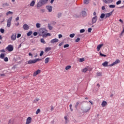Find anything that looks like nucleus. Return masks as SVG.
Returning a JSON list of instances; mask_svg holds the SVG:
<instances>
[{"label": "nucleus", "mask_w": 124, "mask_h": 124, "mask_svg": "<svg viewBox=\"0 0 124 124\" xmlns=\"http://www.w3.org/2000/svg\"><path fill=\"white\" fill-rule=\"evenodd\" d=\"M69 36L71 38H73V37H74V36H75V34H74V33L71 34H70Z\"/></svg>", "instance_id": "c9c22d12"}, {"label": "nucleus", "mask_w": 124, "mask_h": 124, "mask_svg": "<svg viewBox=\"0 0 124 124\" xmlns=\"http://www.w3.org/2000/svg\"><path fill=\"white\" fill-rule=\"evenodd\" d=\"M84 61H85V59H84V58H80L79 59V62H84Z\"/></svg>", "instance_id": "e433bc0d"}, {"label": "nucleus", "mask_w": 124, "mask_h": 124, "mask_svg": "<svg viewBox=\"0 0 124 124\" xmlns=\"http://www.w3.org/2000/svg\"><path fill=\"white\" fill-rule=\"evenodd\" d=\"M47 31L45 28H41L39 30V34L42 36L45 35V33H47Z\"/></svg>", "instance_id": "f257e3e1"}, {"label": "nucleus", "mask_w": 124, "mask_h": 124, "mask_svg": "<svg viewBox=\"0 0 124 124\" xmlns=\"http://www.w3.org/2000/svg\"><path fill=\"white\" fill-rule=\"evenodd\" d=\"M40 41L41 43H43V44H46V42H45V40H44V39L43 38L41 39Z\"/></svg>", "instance_id": "c756f323"}, {"label": "nucleus", "mask_w": 124, "mask_h": 124, "mask_svg": "<svg viewBox=\"0 0 124 124\" xmlns=\"http://www.w3.org/2000/svg\"><path fill=\"white\" fill-rule=\"evenodd\" d=\"M45 63H48L49 62V58H46L45 60Z\"/></svg>", "instance_id": "f704fd0d"}, {"label": "nucleus", "mask_w": 124, "mask_h": 124, "mask_svg": "<svg viewBox=\"0 0 124 124\" xmlns=\"http://www.w3.org/2000/svg\"><path fill=\"white\" fill-rule=\"evenodd\" d=\"M100 56H101V57H107V55H104V54L101 53V52H100Z\"/></svg>", "instance_id": "c03bdc74"}, {"label": "nucleus", "mask_w": 124, "mask_h": 124, "mask_svg": "<svg viewBox=\"0 0 124 124\" xmlns=\"http://www.w3.org/2000/svg\"><path fill=\"white\" fill-rule=\"evenodd\" d=\"M0 52H2V53H5V50L4 49H1L0 50Z\"/></svg>", "instance_id": "e2e57ef3"}, {"label": "nucleus", "mask_w": 124, "mask_h": 124, "mask_svg": "<svg viewBox=\"0 0 124 124\" xmlns=\"http://www.w3.org/2000/svg\"><path fill=\"white\" fill-rule=\"evenodd\" d=\"M50 110H51V111H53V110H54V107L51 106Z\"/></svg>", "instance_id": "0e129e2a"}, {"label": "nucleus", "mask_w": 124, "mask_h": 124, "mask_svg": "<svg viewBox=\"0 0 124 124\" xmlns=\"http://www.w3.org/2000/svg\"><path fill=\"white\" fill-rule=\"evenodd\" d=\"M101 73H97V76H101Z\"/></svg>", "instance_id": "13d9d810"}, {"label": "nucleus", "mask_w": 124, "mask_h": 124, "mask_svg": "<svg viewBox=\"0 0 124 124\" xmlns=\"http://www.w3.org/2000/svg\"><path fill=\"white\" fill-rule=\"evenodd\" d=\"M43 54H44V51H41V53H40V57H42V56H43Z\"/></svg>", "instance_id": "49530a36"}, {"label": "nucleus", "mask_w": 124, "mask_h": 124, "mask_svg": "<svg viewBox=\"0 0 124 124\" xmlns=\"http://www.w3.org/2000/svg\"><path fill=\"white\" fill-rule=\"evenodd\" d=\"M113 14V11L108 13V14H105V19H107V18L110 17V16H111V15H112Z\"/></svg>", "instance_id": "f8f14e48"}, {"label": "nucleus", "mask_w": 124, "mask_h": 124, "mask_svg": "<svg viewBox=\"0 0 124 124\" xmlns=\"http://www.w3.org/2000/svg\"><path fill=\"white\" fill-rule=\"evenodd\" d=\"M82 111H83V113H88L89 111L91 110V107L88 106L85 108H82Z\"/></svg>", "instance_id": "39448f33"}, {"label": "nucleus", "mask_w": 124, "mask_h": 124, "mask_svg": "<svg viewBox=\"0 0 124 124\" xmlns=\"http://www.w3.org/2000/svg\"><path fill=\"white\" fill-rule=\"evenodd\" d=\"M41 11H42V12L44 13V12H45V9H42V10H41Z\"/></svg>", "instance_id": "338daca9"}, {"label": "nucleus", "mask_w": 124, "mask_h": 124, "mask_svg": "<svg viewBox=\"0 0 124 124\" xmlns=\"http://www.w3.org/2000/svg\"><path fill=\"white\" fill-rule=\"evenodd\" d=\"M4 62H8V58L5 57V58L4 59Z\"/></svg>", "instance_id": "3c124183"}, {"label": "nucleus", "mask_w": 124, "mask_h": 124, "mask_svg": "<svg viewBox=\"0 0 124 124\" xmlns=\"http://www.w3.org/2000/svg\"><path fill=\"white\" fill-rule=\"evenodd\" d=\"M92 28H89L88 30V32H91L92 31Z\"/></svg>", "instance_id": "864d4df0"}, {"label": "nucleus", "mask_w": 124, "mask_h": 124, "mask_svg": "<svg viewBox=\"0 0 124 124\" xmlns=\"http://www.w3.org/2000/svg\"><path fill=\"white\" fill-rule=\"evenodd\" d=\"M32 34V31H30L27 33V36H31Z\"/></svg>", "instance_id": "7c9ffc66"}, {"label": "nucleus", "mask_w": 124, "mask_h": 124, "mask_svg": "<svg viewBox=\"0 0 124 124\" xmlns=\"http://www.w3.org/2000/svg\"><path fill=\"white\" fill-rule=\"evenodd\" d=\"M62 34H59V38H62Z\"/></svg>", "instance_id": "bf43d9fd"}, {"label": "nucleus", "mask_w": 124, "mask_h": 124, "mask_svg": "<svg viewBox=\"0 0 124 124\" xmlns=\"http://www.w3.org/2000/svg\"><path fill=\"white\" fill-rule=\"evenodd\" d=\"M55 0H51V1H50V3H53V2H54V1Z\"/></svg>", "instance_id": "774afa93"}, {"label": "nucleus", "mask_w": 124, "mask_h": 124, "mask_svg": "<svg viewBox=\"0 0 124 124\" xmlns=\"http://www.w3.org/2000/svg\"><path fill=\"white\" fill-rule=\"evenodd\" d=\"M109 7L110 8H115V5H110L109 6Z\"/></svg>", "instance_id": "a19ab883"}, {"label": "nucleus", "mask_w": 124, "mask_h": 124, "mask_svg": "<svg viewBox=\"0 0 124 124\" xmlns=\"http://www.w3.org/2000/svg\"><path fill=\"white\" fill-rule=\"evenodd\" d=\"M81 15H82V16H83V17H85V16H86V15H87V13H86L85 11H82L81 12Z\"/></svg>", "instance_id": "b1692460"}, {"label": "nucleus", "mask_w": 124, "mask_h": 124, "mask_svg": "<svg viewBox=\"0 0 124 124\" xmlns=\"http://www.w3.org/2000/svg\"><path fill=\"white\" fill-rule=\"evenodd\" d=\"M29 56H31V58H32V54H31V53L30 52L29 54Z\"/></svg>", "instance_id": "69168bd1"}, {"label": "nucleus", "mask_w": 124, "mask_h": 124, "mask_svg": "<svg viewBox=\"0 0 124 124\" xmlns=\"http://www.w3.org/2000/svg\"><path fill=\"white\" fill-rule=\"evenodd\" d=\"M121 61L119 60H116L115 62H113L112 64L109 65V66H113V65H115V64H117L118 63H120Z\"/></svg>", "instance_id": "1a4fd4ad"}, {"label": "nucleus", "mask_w": 124, "mask_h": 124, "mask_svg": "<svg viewBox=\"0 0 124 124\" xmlns=\"http://www.w3.org/2000/svg\"><path fill=\"white\" fill-rule=\"evenodd\" d=\"M48 28L50 31H52V30H53V27H52L50 24H48Z\"/></svg>", "instance_id": "c85d7f7f"}, {"label": "nucleus", "mask_w": 124, "mask_h": 124, "mask_svg": "<svg viewBox=\"0 0 124 124\" xmlns=\"http://www.w3.org/2000/svg\"><path fill=\"white\" fill-rule=\"evenodd\" d=\"M4 57H5V55H4V54L3 53H1L0 55V59H4Z\"/></svg>", "instance_id": "473e14b6"}, {"label": "nucleus", "mask_w": 124, "mask_h": 124, "mask_svg": "<svg viewBox=\"0 0 124 124\" xmlns=\"http://www.w3.org/2000/svg\"><path fill=\"white\" fill-rule=\"evenodd\" d=\"M103 1L105 3H111V2H112L113 0H103Z\"/></svg>", "instance_id": "6ab92c4d"}, {"label": "nucleus", "mask_w": 124, "mask_h": 124, "mask_svg": "<svg viewBox=\"0 0 124 124\" xmlns=\"http://www.w3.org/2000/svg\"><path fill=\"white\" fill-rule=\"evenodd\" d=\"M39 61H41V59H35L34 60H30L28 62V64H31V63H35L37 62H39Z\"/></svg>", "instance_id": "7ed1b4c3"}, {"label": "nucleus", "mask_w": 124, "mask_h": 124, "mask_svg": "<svg viewBox=\"0 0 124 124\" xmlns=\"http://www.w3.org/2000/svg\"><path fill=\"white\" fill-rule=\"evenodd\" d=\"M105 16H106L105 14L103 13L100 16V18L101 19H104V18H105Z\"/></svg>", "instance_id": "393cba45"}, {"label": "nucleus", "mask_w": 124, "mask_h": 124, "mask_svg": "<svg viewBox=\"0 0 124 124\" xmlns=\"http://www.w3.org/2000/svg\"><path fill=\"white\" fill-rule=\"evenodd\" d=\"M71 68V66H67L65 67V69H66V70H68V69H69Z\"/></svg>", "instance_id": "37998d69"}, {"label": "nucleus", "mask_w": 124, "mask_h": 124, "mask_svg": "<svg viewBox=\"0 0 124 124\" xmlns=\"http://www.w3.org/2000/svg\"><path fill=\"white\" fill-rule=\"evenodd\" d=\"M38 101H39V98H36L34 101H33V103H37Z\"/></svg>", "instance_id": "a878e982"}, {"label": "nucleus", "mask_w": 124, "mask_h": 124, "mask_svg": "<svg viewBox=\"0 0 124 124\" xmlns=\"http://www.w3.org/2000/svg\"><path fill=\"white\" fill-rule=\"evenodd\" d=\"M20 20L19 17L17 16V17L16 18V21L17 22V21H19Z\"/></svg>", "instance_id": "6e6d98bb"}, {"label": "nucleus", "mask_w": 124, "mask_h": 124, "mask_svg": "<svg viewBox=\"0 0 124 124\" xmlns=\"http://www.w3.org/2000/svg\"><path fill=\"white\" fill-rule=\"evenodd\" d=\"M6 49L8 50V51H9V52H12L14 48L13 47V46L10 45L6 47Z\"/></svg>", "instance_id": "423d86ee"}, {"label": "nucleus", "mask_w": 124, "mask_h": 124, "mask_svg": "<svg viewBox=\"0 0 124 124\" xmlns=\"http://www.w3.org/2000/svg\"><path fill=\"white\" fill-rule=\"evenodd\" d=\"M103 66L106 67V66H108V62L107 61L105 62L104 63H102Z\"/></svg>", "instance_id": "412c9836"}, {"label": "nucleus", "mask_w": 124, "mask_h": 124, "mask_svg": "<svg viewBox=\"0 0 124 124\" xmlns=\"http://www.w3.org/2000/svg\"><path fill=\"white\" fill-rule=\"evenodd\" d=\"M80 33H83V32H85V29H81L80 30Z\"/></svg>", "instance_id": "a18cd8bd"}, {"label": "nucleus", "mask_w": 124, "mask_h": 124, "mask_svg": "<svg viewBox=\"0 0 124 124\" xmlns=\"http://www.w3.org/2000/svg\"><path fill=\"white\" fill-rule=\"evenodd\" d=\"M82 105V102H77L76 103V104L75 105V108H76V109H78V105Z\"/></svg>", "instance_id": "2eb2a0df"}, {"label": "nucleus", "mask_w": 124, "mask_h": 124, "mask_svg": "<svg viewBox=\"0 0 124 124\" xmlns=\"http://www.w3.org/2000/svg\"><path fill=\"white\" fill-rule=\"evenodd\" d=\"M34 4H35V1L32 0L30 3V6H34Z\"/></svg>", "instance_id": "5701e85b"}, {"label": "nucleus", "mask_w": 124, "mask_h": 124, "mask_svg": "<svg viewBox=\"0 0 124 124\" xmlns=\"http://www.w3.org/2000/svg\"><path fill=\"white\" fill-rule=\"evenodd\" d=\"M64 48H67L68 47H69V45L68 44H66L64 46Z\"/></svg>", "instance_id": "8fccbe9b"}, {"label": "nucleus", "mask_w": 124, "mask_h": 124, "mask_svg": "<svg viewBox=\"0 0 124 124\" xmlns=\"http://www.w3.org/2000/svg\"><path fill=\"white\" fill-rule=\"evenodd\" d=\"M39 113H40V109L38 108L36 111V115H38V114H39Z\"/></svg>", "instance_id": "4c0bfd02"}, {"label": "nucleus", "mask_w": 124, "mask_h": 124, "mask_svg": "<svg viewBox=\"0 0 124 124\" xmlns=\"http://www.w3.org/2000/svg\"><path fill=\"white\" fill-rule=\"evenodd\" d=\"M40 72H41V71L40 70H37L36 71L34 72V73L33 74V76L35 77V76H36V75H38V74H40Z\"/></svg>", "instance_id": "9b49d317"}, {"label": "nucleus", "mask_w": 124, "mask_h": 124, "mask_svg": "<svg viewBox=\"0 0 124 124\" xmlns=\"http://www.w3.org/2000/svg\"><path fill=\"white\" fill-rule=\"evenodd\" d=\"M0 32H1V33H3L4 32V29H0Z\"/></svg>", "instance_id": "09e8293b"}, {"label": "nucleus", "mask_w": 124, "mask_h": 124, "mask_svg": "<svg viewBox=\"0 0 124 124\" xmlns=\"http://www.w3.org/2000/svg\"><path fill=\"white\" fill-rule=\"evenodd\" d=\"M12 16L9 17L7 20V27L10 28L11 26V22H12Z\"/></svg>", "instance_id": "20e7f679"}, {"label": "nucleus", "mask_w": 124, "mask_h": 124, "mask_svg": "<svg viewBox=\"0 0 124 124\" xmlns=\"http://www.w3.org/2000/svg\"><path fill=\"white\" fill-rule=\"evenodd\" d=\"M17 36V34L16 33H13L11 37V40H16V36Z\"/></svg>", "instance_id": "6e6552de"}, {"label": "nucleus", "mask_w": 124, "mask_h": 124, "mask_svg": "<svg viewBox=\"0 0 124 124\" xmlns=\"http://www.w3.org/2000/svg\"><path fill=\"white\" fill-rule=\"evenodd\" d=\"M89 70V67L85 68L81 70L82 72H83L84 73H86L87 71Z\"/></svg>", "instance_id": "aec40b11"}, {"label": "nucleus", "mask_w": 124, "mask_h": 124, "mask_svg": "<svg viewBox=\"0 0 124 124\" xmlns=\"http://www.w3.org/2000/svg\"><path fill=\"white\" fill-rule=\"evenodd\" d=\"M57 42H59V39L57 38L53 39L50 41V43L52 44H54V43H57Z\"/></svg>", "instance_id": "9d476101"}, {"label": "nucleus", "mask_w": 124, "mask_h": 124, "mask_svg": "<svg viewBox=\"0 0 124 124\" xmlns=\"http://www.w3.org/2000/svg\"><path fill=\"white\" fill-rule=\"evenodd\" d=\"M64 119H65V123L66 124H67V121H68L67 116H64Z\"/></svg>", "instance_id": "79ce46f5"}, {"label": "nucleus", "mask_w": 124, "mask_h": 124, "mask_svg": "<svg viewBox=\"0 0 124 124\" xmlns=\"http://www.w3.org/2000/svg\"><path fill=\"white\" fill-rule=\"evenodd\" d=\"M106 105H107V102L105 101H103L101 104L102 107H105Z\"/></svg>", "instance_id": "a211bd4d"}, {"label": "nucleus", "mask_w": 124, "mask_h": 124, "mask_svg": "<svg viewBox=\"0 0 124 124\" xmlns=\"http://www.w3.org/2000/svg\"><path fill=\"white\" fill-rule=\"evenodd\" d=\"M47 36H51V34L50 33H46L45 35H43V37H47Z\"/></svg>", "instance_id": "4be33fe9"}, {"label": "nucleus", "mask_w": 124, "mask_h": 124, "mask_svg": "<svg viewBox=\"0 0 124 124\" xmlns=\"http://www.w3.org/2000/svg\"><path fill=\"white\" fill-rule=\"evenodd\" d=\"M9 14H11V15H12V14H13V13L11 11H8V12L6 13V16H8Z\"/></svg>", "instance_id": "cd10ccee"}, {"label": "nucleus", "mask_w": 124, "mask_h": 124, "mask_svg": "<svg viewBox=\"0 0 124 124\" xmlns=\"http://www.w3.org/2000/svg\"><path fill=\"white\" fill-rule=\"evenodd\" d=\"M37 34H38V33H37V32H33L34 36H36V35H37Z\"/></svg>", "instance_id": "603ef678"}, {"label": "nucleus", "mask_w": 124, "mask_h": 124, "mask_svg": "<svg viewBox=\"0 0 124 124\" xmlns=\"http://www.w3.org/2000/svg\"><path fill=\"white\" fill-rule=\"evenodd\" d=\"M47 1H48V0H40L37 4V7H41L42 5H44V4H46Z\"/></svg>", "instance_id": "f03ea898"}, {"label": "nucleus", "mask_w": 124, "mask_h": 124, "mask_svg": "<svg viewBox=\"0 0 124 124\" xmlns=\"http://www.w3.org/2000/svg\"><path fill=\"white\" fill-rule=\"evenodd\" d=\"M102 46H103V44H101L100 45H98L97 46V51H100V49L101 48V47H102Z\"/></svg>", "instance_id": "dca6fc26"}, {"label": "nucleus", "mask_w": 124, "mask_h": 124, "mask_svg": "<svg viewBox=\"0 0 124 124\" xmlns=\"http://www.w3.org/2000/svg\"><path fill=\"white\" fill-rule=\"evenodd\" d=\"M121 3H122V1H121V0L118 1L116 2L117 5H119V4H121Z\"/></svg>", "instance_id": "58836bf2"}, {"label": "nucleus", "mask_w": 124, "mask_h": 124, "mask_svg": "<svg viewBox=\"0 0 124 124\" xmlns=\"http://www.w3.org/2000/svg\"><path fill=\"white\" fill-rule=\"evenodd\" d=\"M97 21V16H94L92 18V24H95V23H96V21Z\"/></svg>", "instance_id": "0eeeda50"}, {"label": "nucleus", "mask_w": 124, "mask_h": 124, "mask_svg": "<svg viewBox=\"0 0 124 124\" xmlns=\"http://www.w3.org/2000/svg\"><path fill=\"white\" fill-rule=\"evenodd\" d=\"M70 107V110H71V111H73V109H72V104H70L69 105Z\"/></svg>", "instance_id": "ea45409f"}, {"label": "nucleus", "mask_w": 124, "mask_h": 124, "mask_svg": "<svg viewBox=\"0 0 124 124\" xmlns=\"http://www.w3.org/2000/svg\"><path fill=\"white\" fill-rule=\"evenodd\" d=\"M102 10H105V6H103L102 7Z\"/></svg>", "instance_id": "680f3d73"}, {"label": "nucleus", "mask_w": 124, "mask_h": 124, "mask_svg": "<svg viewBox=\"0 0 124 124\" xmlns=\"http://www.w3.org/2000/svg\"><path fill=\"white\" fill-rule=\"evenodd\" d=\"M23 29L25 30V31H28V30L30 29V27H29V25H28L27 24H25L23 25Z\"/></svg>", "instance_id": "4468645a"}, {"label": "nucleus", "mask_w": 124, "mask_h": 124, "mask_svg": "<svg viewBox=\"0 0 124 124\" xmlns=\"http://www.w3.org/2000/svg\"><path fill=\"white\" fill-rule=\"evenodd\" d=\"M62 16V14H61V13H59L58 14V18H60V17Z\"/></svg>", "instance_id": "4d7b16f0"}, {"label": "nucleus", "mask_w": 124, "mask_h": 124, "mask_svg": "<svg viewBox=\"0 0 124 124\" xmlns=\"http://www.w3.org/2000/svg\"><path fill=\"white\" fill-rule=\"evenodd\" d=\"M90 3L89 0H84V4H88Z\"/></svg>", "instance_id": "bb28decb"}, {"label": "nucleus", "mask_w": 124, "mask_h": 124, "mask_svg": "<svg viewBox=\"0 0 124 124\" xmlns=\"http://www.w3.org/2000/svg\"><path fill=\"white\" fill-rule=\"evenodd\" d=\"M20 37H21V34L18 33L17 36V38H19Z\"/></svg>", "instance_id": "5fc2aeb1"}, {"label": "nucleus", "mask_w": 124, "mask_h": 124, "mask_svg": "<svg viewBox=\"0 0 124 124\" xmlns=\"http://www.w3.org/2000/svg\"><path fill=\"white\" fill-rule=\"evenodd\" d=\"M31 117H29L27 119L26 124H31Z\"/></svg>", "instance_id": "ddd939ff"}, {"label": "nucleus", "mask_w": 124, "mask_h": 124, "mask_svg": "<svg viewBox=\"0 0 124 124\" xmlns=\"http://www.w3.org/2000/svg\"><path fill=\"white\" fill-rule=\"evenodd\" d=\"M40 26H41L40 23H37L36 24V28H37V29H39V28H40Z\"/></svg>", "instance_id": "72a5a7b5"}, {"label": "nucleus", "mask_w": 124, "mask_h": 124, "mask_svg": "<svg viewBox=\"0 0 124 124\" xmlns=\"http://www.w3.org/2000/svg\"><path fill=\"white\" fill-rule=\"evenodd\" d=\"M62 44H63V42H62L59 44V46H62Z\"/></svg>", "instance_id": "052dcab7"}, {"label": "nucleus", "mask_w": 124, "mask_h": 124, "mask_svg": "<svg viewBox=\"0 0 124 124\" xmlns=\"http://www.w3.org/2000/svg\"><path fill=\"white\" fill-rule=\"evenodd\" d=\"M46 8L49 12H52V6H46Z\"/></svg>", "instance_id": "f3484780"}, {"label": "nucleus", "mask_w": 124, "mask_h": 124, "mask_svg": "<svg viewBox=\"0 0 124 124\" xmlns=\"http://www.w3.org/2000/svg\"><path fill=\"white\" fill-rule=\"evenodd\" d=\"M51 47H46L45 49V52H49V51H50Z\"/></svg>", "instance_id": "2f4dec72"}, {"label": "nucleus", "mask_w": 124, "mask_h": 124, "mask_svg": "<svg viewBox=\"0 0 124 124\" xmlns=\"http://www.w3.org/2000/svg\"><path fill=\"white\" fill-rule=\"evenodd\" d=\"M80 38H78L77 39H76L75 42H79V41H80Z\"/></svg>", "instance_id": "de8ad7c7"}]
</instances>
